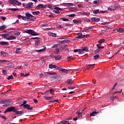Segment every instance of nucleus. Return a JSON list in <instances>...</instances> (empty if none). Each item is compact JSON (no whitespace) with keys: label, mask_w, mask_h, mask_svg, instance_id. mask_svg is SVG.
<instances>
[{"label":"nucleus","mask_w":124,"mask_h":124,"mask_svg":"<svg viewBox=\"0 0 124 124\" xmlns=\"http://www.w3.org/2000/svg\"><path fill=\"white\" fill-rule=\"evenodd\" d=\"M25 32L26 33H29V34H31V35H32L33 36L39 35V34L36 33L35 31L32 30H27L25 31Z\"/></svg>","instance_id":"nucleus-1"},{"label":"nucleus","mask_w":124,"mask_h":124,"mask_svg":"<svg viewBox=\"0 0 124 124\" xmlns=\"http://www.w3.org/2000/svg\"><path fill=\"white\" fill-rule=\"evenodd\" d=\"M16 109V108L15 107H12L8 108L4 112V114H6V113H8V112H13L14 113H15L14 111H15Z\"/></svg>","instance_id":"nucleus-2"},{"label":"nucleus","mask_w":124,"mask_h":124,"mask_svg":"<svg viewBox=\"0 0 124 124\" xmlns=\"http://www.w3.org/2000/svg\"><path fill=\"white\" fill-rule=\"evenodd\" d=\"M25 15L27 20H29V21H32V20H33V16H32L31 14L29 13H26Z\"/></svg>","instance_id":"nucleus-3"},{"label":"nucleus","mask_w":124,"mask_h":124,"mask_svg":"<svg viewBox=\"0 0 124 124\" xmlns=\"http://www.w3.org/2000/svg\"><path fill=\"white\" fill-rule=\"evenodd\" d=\"M54 10L53 11V12H54V13H56V14H60V11H62V9L59 7H54Z\"/></svg>","instance_id":"nucleus-4"},{"label":"nucleus","mask_w":124,"mask_h":124,"mask_svg":"<svg viewBox=\"0 0 124 124\" xmlns=\"http://www.w3.org/2000/svg\"><path fill=\"white\" fill-rule=\"evenodd\" d=\"M47 6L46 5H43V4H39L36 8L37 9H40L41 8L42 9H44V8H46V7Z\"/></svg>","instance_id":"nucleus-5"},{"label":"nucleus","mask_w":124,"mask_h":124,"mask_svg":"<svg viewBox=\"0 0 124 124\" xmlns=\"http://www.w3.org/2000/svg\"><path fill=\"white\" fill-rule=\"evenodd\" d=\"M107 12V11H99V10H94L93 11V13L94 14H97V13H106Z\"/></svg>","instance_id":"nucleus-6"},{"label":"nucleus","mask_w":124,"mask_h":124,"mask_svg":"<svg viewBox=\"0 0 124 124\" xmlns=\"http://www.w3.org/2000/svg\"><path fill=\"white\" fill-rule=\"evenodd\" d=\"M103 48H104L103 46L98 47V48L95 50V54H101L102 51L100 49H103Z\"/></svg>","instance_id":"nucleus-7"},{"label":"nucleus","mask_w":124,"mask_h":124,"mask_svg":"<svg viewBox=\"0 0 124 124\" xmlns=\"http://www.w3.org/2000/svg\"><path fill=\"white\" fill-rule=\"evenodd\" d=\"M15 112L16 115H21V114H24V110H18V109H16L14 111Z\"/></svg>","instance_id":"nucleus-8"},{"label":"nucleus","mask_w":124,"mask_h":124,"mask_svg":"<svg viewBox=\"0 0 124 124\" xmlns=\"http://www.w3.org/2000/svg\"><path fill=\"white\" fill-rule=\"evenodd\" d=\"M8 2L10 3L11 4H13L14 5H16V3H19V1L17 0H8Z\"/></svg>","instance_id":"nucleus-9"},{"label":"nucleus","mask_w":124,"mask_h":124,"mask_svg":"<svg viewBox=\"0 0 124 124\" xmlns=\"http://www.w3.org/2000/svg\"><path fill=\"white\" fill-rule=\"evenodd\" d=\"M59 71L60 72H63L64 73H68L69 71H70V70H67L63 68H60L59 69Z\"/></svg>","instance_id":"nucleus-10"},{"label":"nucleus","mask_w":124,"mask_h":124,"mask_svg":"<svg viewBox=\"0 0 124 124\" xmlns=\"http://www.w3.org/2000/svg\"><path fill=\"white\" fill-rule=\"evenodd\" d=\"M68 40H64L63 41H58V43L60 45H63V44H65V43H68Z\"/></svg>","instance_id":"nucleus-11"},{"label":"nucleus","mask_w":124,"mask_h":124,"mask_svg":"<svg viewBox=\"0 0 124 124\" xmlns=\"http://www.w3.org/2000/svg\"><path fill=\"white\" fill-rule=\"evenodd\" d=\"M93 65H95V64L86 65L85 66V69H91V68H92V67L93 66Z\"/></svg>","instance_id":"nucleus-12"},{"label":"nucleus","mask_w":124,"mask_h":124,"mask_svg":"<svg viewBox=\"0 0 124 124\" xmlns=\"http://www.w3.org/2000/svg\"><path fill=\"white\" fill-rule=\"evenodd\" d=\"M76 38H78L79 39L84 38V35H83V33H82V32L78 33V36L76 37Z\"/></svg>","instance_id":"nucleus-13"},{"label":"nucleus","mask_w":124,"mask_h":124,"mask_svg":"<svg viewBox=\"0 0 124 124\" xmlns=\"http://www.w3.org/2000/svg\"><path fill=\"white\" fill-rule=\"evenodd\" d=\"M57 74L56 73H51L49 72H46L45 73V75L46 76V77H48L49 75H57Z\"/></svg>","instance_id":"nucleus-14"},{"label":"nucleus","mask_w":124,"mask_h":124,"mask_svg":"<svg viewBox=\"0 0 124 124\" xmlns=\"http://www.w3.org/2000/svg\"><path fill=\"white\" fill-rule=\"evenodd\" d=\"M102 112L101 111H100V112L93 111L90 114V116L91 117H94V116H95V115H97L98 113H102Z\"/></svg>","instance_id":"nucleus-15"},{"label":"nucleus","mask_w":124,"mask_h":124,"mask_svg":"<svg viewBox=\"0 0 124 124\" xmlns=\"http://www.w3.org/2000/svg\"><path fill=\"white\" fill-rule=\"evenodd\" d=\"M67 48V46L66 45H62L61 47H60V51H62L63 50H65Z\"/></svg>","instance_id":"nucleus-16"},{"label":"nucleus","mask_w":124,"mask_h":124,"mask_svg":"<svg viewBox=\"0 0 124 124\" xmlns=\"http://www.w3.org/2000/svg\"><path fill=\"white\" fill-rule=\"evenodd\" d=\"M102 2V1L99 0H94L93 1V3L96 4L97 5H99Z\"/></svg>","instance_id":"nucleus-17"},{"label":"nucleus","mask_w":124,"mask_h":124,"mask_svg":"<svg viewBox=\"0 0 124 124\" xmlns=\"http://www.w3.org/2000/svg\"><path fill=\"white\" fill-rule=\"evenodd\" d=\"M91 20L93 22H99V21H100V18H95V17H92L91 18Z\"/></svg>","instance_id":"nucleus-18"},{"label":"nucleus","mask_w":124,"mask_h":124,"mask_svg":"<svg viewBox=\"0 0 124 124\" xmlns=\"http://www.w3.org/2000/svg\"><path fill=\"white\" fill-rule=\"evenodd\" d=\"M73 23H74L75 24H81V23H82V20L74 19L73 20Z\"/></svg>","instance_id":"nucleus-19"},{"label":"nucleus","mask_w":124,"mask_h":124,"mask_svg":"<svg viewBox=\"0 0 124 124\" xmlns=\"http://www.w3.org/2000/svg\"><path fill=\"white\" fill-rule=\"evenodd\" d=\"M0 36H2V38H6L7 39V37H9V34H2L0 35Z\"/></svg>","instance_id":"nucleus-20"},{"label":"nucleus","mask_w":124,"mask_h":124,"mask_svg":"<svg viewBox=\"0 0 124 124\" xmlns=\"http://www.w3.org/2000/svg\"><path fill=\"white\" fill-rule=\"evenodd\" d=\"M54 58L56 61H60V60H62V56L60 55L54 56Z\"/></svg>","instance_id":"nucleus-21"},{"label":"nucleus","mask_w":124,"mask_h":124,"mask_svg":"<svg viewBox=\"0 0 124 124\" xmlns=\"http://www.w3.org/2000/svg\"><path fill=\"white\" fill-rule=\"evenodd\" d=\"M117 31H118V32H120L121 33L124 32V28H119L117 29L116 30Z\"/></svg>","instance_id":"nucleus-22"},{"label":"nucleus","mask_w":124,"mask_h":124,"mask_svg":"<svg viewBox=\"0 0 124 124\" xmlns=\"http://www.w3.org/2000/svg\"><path fill=\"white\" fill-rule=\"evenodd\" d=\"M73 80L72 79H67V81L65 82L67 84H68L69 85H71L72 84H73Z\"/></svg>","instance_id":"nucleus-23"},{"label":"nucleus","mask_w":124,"mask_h":124,"mask_svg":"<svg viewBox=\"0 0 124 124\" xmlns=\"http://www.w3.org/2000/svg\"><path fill=\"white\" fill-rule=\"evenodd\" d=\"M0 54L2 57H6L7 56H8V53H7V52H4L3 51H1Z\"/></svg>","instance_id":"nucleus-24"},{"label":"nucleus","mask_w":124,"mask_h":124,"mask_svg":"<svg viewBox=\"0 0 124 124\" xmlns=\"http://www.w3.org/2000/svg\"><path fill=\"white\" fill-rule=\"evenodd\" d=\"M46 50V47H44V48L39 49V50H36V52H37L38 53H41V52H44Z\"/></svg>","instance_id":"nucleus-25"},{"label":"nucleus","mask_w":124,"mask_h":124,"mask_svg":"<svg viewBox=\"0 0 124 124\" xmlns=\"http://www.w3.org/2000/svg\"><path fill=\"white\" fill-rule=\"evenodd\" d=\"M16 37L14 36H11L7 38V40H13L14 39H16Z\"/></svg>","instance_id":"nucleus-26"},{"label":"nucleus","mask_w":124,"mask_h":124,"mask_svg":"<svg viewBox=\"0 0 124 124\" xmlns=\"http://www.w3.org/2000/svg\"><path fill=\"white\" fill-rule=\"evenodd\" d=\"M60 124H69V121L63 120V121L60 122Z\"/></svg>","instance_id":"nucleus-27"},{"label":"nucleus","mask_w":124,"mask_h":124,"mask_svg":"<svg viewBox=\"0 0 124 124\" xmlns=\"http://www.w3.org/2000/svg\"><path fill=\"white\" fill-rule=\"evenodd\" d=\"M0 45H3V46H7V45H9V44H8V42H3V41H2V42H0Z\"/></svg>","instance_id":"nucleus-28"},{"label":"nucleus","mask_w":124,"mask_h":124,"mask_svg":"<svg viewBox=\"0 0 124 124\" xmlns=\"http://www.w3.org/2000/svg\"><path fill=\"white\" fill-rule=\"evenodd\" d=\"M48 34L50 36H52V37H57V34H56L55 33H52V32H49Z\"/></svg>","instance_id":"nucleus-29"},{"label":"nucleus","mask_w":124,"mask_h":124,"mask_svg":"<svg viewBox=\"0 0 124 124\" xmlns=\"http://www.w3.org/2000/svg\"><path fill=\"white\" fill-rule=\"evenodd\" d=\"M32 6V3L29 2L26 4V8H31Z\"/></svg>","instance_id":"nucleus-30"},{"label":"nucleus","mask_w":124,"mask_h":124,"mask_svg":"<svg viewBox=\"0 0 124 124\" xmlns=\"http://www.w3.org/2000/svg\"><path fill=\"white\" fill-rule=\"evenodd\" d=\"M60 20H62L64 22H69L68 18H66L64 17L60 18Z\"/></svg>","instance_id":"nucleus-31"},{"label":"nucleus","mask_w":124,"mask_h":124,"mask_svg":"<svg viewBox=\"0 0 124 124\" xmlns=\"http://www.w3.org/2000/svg\"><path fill=\"white\" fill-rule=\"evenodd\" d=\"M82 49L83 53H85V52H88L89 51V48L88 47H84L82 48Z\"/></svg>","instance_id":"nucleus-32"},{"label":"nucleus","mask_w":124,"mask_h":124,"mask_svg":"<svg viewBox=\"0 0 124 124\" xmlns=\"http://www.w3.org/2000/svg\"><path fill=\"white\" fill-rule=\"evenodd\" d=\"M56 67V65H53V64H50L49 65V68L50 69H54Z\"/></svg>","instance_id":"nucleus-33"},{"label":"nucleus","mask_w":124,"mask_h":124,"mask_svg":"<svg viewBox=\"0 0 124 124\" xmlns=\"http://www.w3.org/2000/svg\"><path fill=\"white\" fill-rule=\"evenodd\" d=\"M40 39H37L36 40H35V44L36 45H38L39 44H40Z\"/></svg>","instance_id":"nucleus-34"},{"label":"nucleus","mask_w":124,"mask_h":124,"mask_svg":"<svg viewBox=\"0 0 124 124\" xmlns=\"http://www.w3.org/2000/svg\"><path fill=\"white\" fill-rule=\"evenodd\" d=\"M12 102V101L11 99H5V104H9V103H11Z\"/></svg>","instance_id":"nucleus-35"},{"label":"nucleus","mask_w":124,"mask_h":124,"mask_svg":"<svg viewBox=\"0 0 124 124\" xmlns=\"http://www.w3.org/2000/svg\"><path fill=\"white\" fill-rule=\"evenodd\" d=\"M60 48H57L54 51L53 53L54 54H59V52H60Z\"/></svg>","instance_id":"nucleus-36"},{"label":"nucleus","mask_w":124,"mask_h":124,"mask_svg":"<svg viewBox=\"0 0 124 124\" xmlns=\"http://www.w3.org/2000/svg\"><path fill=\"white\" fill-rule=\"evenodd\" d=\"M76 114H78V117L79 118H81V117H82V115H81V114H83V112H80V111H78L76 112Z\"/></svg>","instance_id":"nucleus-37"},{"label":"nucleus","mask_w":124,"mask_h":124,"mask_svg":"<svg viewBox=\"0 0 124 124\" xmlns=\"http://www.w3.org/2000/svg\"><path fill=\"white\" fill-rule=\"evenodd\" d=\"M5 29H6V26L5 25L0 26V31H3V30H5Z\"/></svg>","instance_id":"nucleus-38"},{"label":"nucleus","mask_w":124,"mask_h":124,"mask_svg":"<svg viewBox=\"0 0 124 124\" xmlns=\"http://www.w3.org/2000/svg\"><path fill=\"white\" fill-rule=\"evenodd\" d=\"M98 43H100V44L103 43L104 42H105V39H101L100 40L98 41Z\"/></svg>","instance_id":"nucleus-39"},{"label":"nucleus","mask_w":124,"mask_h":124,"mask_svg":"<svg viewBox=\"0 0 124 124\" xmlns=\"http://www.w3.org/2000/svg\"><path fill=\"white\" fill-rule=\"evenodd\" d=\"M32 14H33V15H38L39 14H40V12L38 11L36 12H33L32 13Z\"/></svg>","instance_id":"nucleus-40"},{"label":"nucleus","mask_w":124,"mask_h":124,"mask_svg":"<svg viewBox=\"0 0 124 124\" xmlns=\"http://www.w3.org/2000/svg\"><path fill=\"white\" fill-rule=\"evenodd\" d=\"M94 60H97V59H99L100 58V55L99 54H96L95 56H93Z\"/></svg>","instance_id":"nucleus-41"},{"label":"nucleus","mask_w":124,"mask_h":124,"mask_svg":"<svg viewBox=\"0 0 124 124\" xmlns=\"http://www.w3.org/2000/svg\"><path fill=\"white\" fill-rule=\"evenodd\" d=\"M113 8H116V6H115L114 5L111 6V8H110L109 9V8H108V10H109H109H110V11H113V10H115V9H113Z\"/></svg>","instance_id":"nucleus-42"},{"label":"nucleus","mask_w":124,"mask_h":124,"mask_svg":"<svg viewBox=\"0 0 124 124\" xmlns=\"http://www.w3.org/2000/svg\"><path fill=\"white\" fill-rule=\"evenodd\" d=\"M7 80H13V79H14V78L13 77V76L11 75L10 76H9L7 78Z\"/></svg>","instance_id":"nucleus-43"},{"label":"nucleus","mask_w":124,"mask_h":124,"mask_svg":"<svg viewBox=\"0 0 124 124\" xmlns=\"http://www.w3.org/2000/svg\"><path fill=\"white\" fill-rule=\"evenodd\" d=\"M29 107H31V105L29 104H26L24 105V108H26V109H29Z\"/></svg>","instance_id":"nucleus-44"},{"label":"nucleus","mask_w":124,"mask_h":124,"mask_svg":"<svg viewBox=\"0 0 124 124\" xmlns=\"http://www.w3.org/2000/svg\"><path fill=\"white\" fill-rule=\"evenodd\" d=\"M9 10H11V11H17V10H19V9L11 8V9H9Z\"/></svg>","instance_id":"nucleus-45"},{"label":"nucleus","mask_w":124,"mask_h":124,"mask_svg":"<svg viewBox=\"0 0 124 124\" xmlns=\"http://www.w3.org/2000/svg\"><path fill=\"white\" fill-rule=\"evenodd\" d=\"M91 30H92V29L91 28H88V29H84L83 30V31H85V32H87V31H91Z\"/></svg>","instance_id":"nucleus-46"},{"label":"nucleus","mask_w":124,"mask_h":124,"mask_svg":"<svg viewBox=\"0 0 124 124\" xmlns=\"http://www.w3.org/2000/svg\"><path fill=\"white\" fill-rule=\"evenodd\" d=\"M76 16V14H72L68 15V17H71V18H73V17H75Z\"/></svg>","instance_id":"nucleus-47"},{"label":"nucleus","mask_w":124,"mask_h":124,"mask_svg":"<svg viewBox=\"0 0 124 124\" xmlns=\"http://www.w3.org/2000/svg\"><path fill=\"white\" fill-rule=\"evenodd\" d=\"M2 72L3 74H4V75H6V74H7V71H6V70L3 69L2 70Z\"/></svg>","instance_id":"nucleus-48"},{"label":"nucleus","mask_w":124,"mask_h":124,"mask_svg":"<svg viewBox=\"0 0 124 124\" xmlns=\"http://www.w3.org/2000/svg\"><path fill=\"white\" fill-rule=\"evenodd\" d=\"M21 35V32H17V33H15L14 35L16 36H19V35Z\"/></svg>","instance_id":"nucleus-49"},{"label":"nucleus","mask_w":124,"mask_h":124,"mask_svg":"<svg viewBox=\"0 0 124 124\" xmlns=\"http://www.w3.org/2000/svg\"><path fill=\"white\" fill-rule=\"evenodd\" d=\"M117 85H118V83H117V82H116V83L114 84V86H113L112 89H111V91H113V90H115L116 87H117Z\"/></svg>","instance_id":"nucleus-50"},{"label":"nucleus","mask_w":124,"mask_h":124,"mask_svg":"<svg viewBox=\"0 0 124 124\" xmlns=\"http://www.w3.org/2000/svg\"><path fill=\"white\" fill-rule=\"evenodd\" d=\"M21 51V48H18L16 49V54H19L20 53V51Z\"/></svg>","instance_id":"nucleus-51"},{"label":"nucleus","mask_w":124,"mask_h":124,"mask_svg":"<svg viewBox=\"0 0 124 124\" xmlns=\"http://www.w3.org/2000/svg\"><path fill=\"white\" fill-rule=\"evenodd\" d=\"M0 104H5V100H2L1 101H0Z\"/></svg>","instance_id":"nucleus-52"},{"label":"nucleus","mask_w":124,"mask_h":124,"mask_svg":"<svg viewBox=\"0 0 124 124\" xmlns=\"http://www.w3.org/2000/svg\"><path fill=\"white\" fill-rule=\"evenodd\" d=\"M75 88H76V87H74V86H69L68 87V89H69V90H74V89H75Z\"/></svg>","instance_id":"nucleus-53"},{"label":"nucleus","mask_w":124,"mask_h":124,"mask_svg":"<svg viewBox=\"0 0 124 124\" xmlns=\"http://www.w3.org/2000/svg\"><path fill=\"white\" fill-rule=\"evenodd\" d=\"M54 102H59V100L57 99L53 101H51L49 102V103H54Z\"/></svg>","instance_id":"nucleus-54"},{"label":"nucleus","mask_w":124,"mask_h":124,"mask_svg":"<svg viewBox=\"0 0 124 124\" xmlns=\"http://www.w3.org/2000/svg\"><path fill=\"white\" fill-rule=\"evenodd\" d=\"M80 14H81V15H86L87 16H88V13L87 12H81L80 13Z\"/></svg>","instance_id":"nucleus-55"},{"label":"nucleus","mask_w":124,"mask_h":124,"mask_svg":"<svg viewBox=\"0 0 124 124\" xmlns=\"http://www.w3.org/2000/svg\"><path fill=\"white\" fill-rule=\"evenodd\" d=\"M0 19L4 21V20H6V17L5 16H0Z\"/></svg>","instance_id":"nucleus-56"},{"label":"nucleus","mask_w":124,"mask_h":124,"mask_svg":"<svg viewBox=\"0 0 124 124\" xmlns=\"http://www.w3.org/2000/svg\"><path fill=\"white\" fill-rule=\"evenodd\" d=\"M50 93H54V92H55V90H54L53 89H50L49 90Z\"/></svg>","instance_id":"nucleus-57"},{"label":"nucleus","mask_w":124,"mask_h":124,"mask_svg":"<svg viewBox=\"0 0 124 124\" xmlns=\"http://www.w3.org/2000/svg\"><path fill=\"white\" fill-rule=\"evenodd\" d=\"M67 61H71V60H73V58H72V57L70 56L67 58Z\"/></svg>","instance_id":"nucleus-58"},{"label":"nucleus","mask_w":124,"mask_h":124,"mask_svg":"<svg viewBox=\"0 0 124 124\" xmlns=\"http://www.w3.org/2000/svg\"><path fill=\"white\" fill-rule=\"evenodd\" d=\"M82 53H84L83 51V49H78V54H82Z\"/></svg>","instance_id":"nucleus-59"},{"label":"nucleus","mask_w":124,"mask_h":124,"mask_svg":"<svg viewBox=\"0 0 124 124\" xmlns=\"http://www.w3.org/2000/svg\"><path fill=\"white\" fill-rule=\"evenodd\" d=\"M22 19L24 21H26V20H28L27 18V16H22Z\"/></svg>","instance_id":"nucleus-60"},{"label":"nucleus","mask_w":124,"mask_h":124,"mask_svg":"<svg viewBox=\"0 0 124 124\" xmlns=\"http://www.w3.org/2000/svg\"><path fill=\"white\" fill-rule=\"evenodd\" d=\"M58 29H62L63 26H62V25H58L57 26Z\"/></svg>","instance_id":"nucleus-61"},{"label":"nucleus","mask_w":124,"mask_h":124,"mask_svg":"<svg viewBox=\"0 0 124 124\" xmlns=\"http://www.w3.org/2000/svg\"><path fill=\"white\" fill-rule=\"evenodd\" d=\"M8 67H9V68H13L14 65H8Z\"/></svg>","instance_id":"nucleus-62"},{"label":"nucleus","mask_w":124,"mask_h":124,"mask_svg":"<svg viewBox=\"0 0 124 124\" xmlns=\"http://www.w3.org/2000/svg\"><path fill=\"white\" fill-rule=\"evenodd\" d=\"M7 62V61L5 60H0V63H2L3 62Z\"/></svg>","instance_id":"nucleus-63"},{"label":"nucleus","mask_w":124,"mask_h":124,"mask_svg":"<svg viewBox=\"0 0 124 124\" xmlns=\"http://www.w3.org/2000/svg\"><path fill=\"white\" fill-rule=\"evenodd\" d=\"M52 48H58V45L56 44V45H54L53 46H52Z\"/></svg>","instance_id":"nucleus-64"}]
</instances>
